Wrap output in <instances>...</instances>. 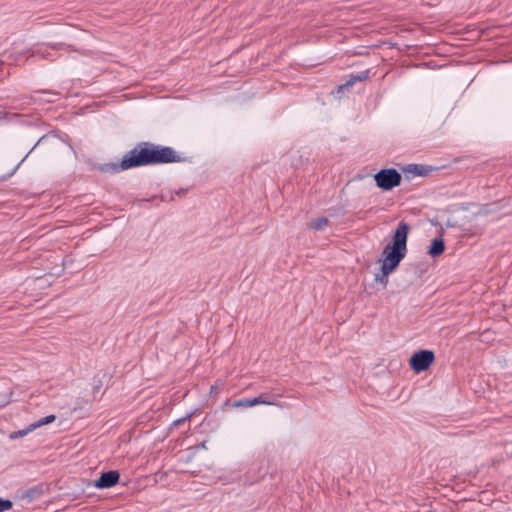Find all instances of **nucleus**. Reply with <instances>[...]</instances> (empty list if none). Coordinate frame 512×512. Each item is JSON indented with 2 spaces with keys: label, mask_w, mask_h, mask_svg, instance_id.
I'll return each instance as SVG.
<instances>
[{
  "label": "nucleus",
  "mask_w": 512,
  "mask_h": 512,
  "mask_svg": "<svg viewBox=\"0 0 512 512\" xmlns=\"http://www.w3.org/2000/svg\"><path fill=\"white\" fill-rule=\"evenodd\" d=\"M192 157L182 156L170 146L141 141L126 152L117 162L98 163L94 169L110 175L134 168L170 163L191 162Z\"/></svg>",
  "instance_id": "nucleus-1"
},
{
  "label": "nucleus",
  "mask_w": 512,
  "mask_h": 512,
  "mask_svg": "<svg viewBox=\"0 0 512 512\" xmlns=\"http://www.w3.org/2000/svg\"><path fill=\"white\" fill-rule=\"evenodd\" d=\"M410 226H397L392 241L383 250L384 260L389 262V267L400 264L407 253V238Z\"/></svg>",
  "instance_id": "nucleus-2"
},
{
  "label": "nucleus",
  "mask_w": 512,
  "mask_h": 512,
  "mask_svg": "<svg viewBox=\"0 0 512 512\" xmlns=\"http://www.w3.org/2000/svg\"><path fill=\"white\" fill-rule=\"evenodd\" d=\"M374 180L378 188L391 191L401 184L402 175L395 168H384L374 175Z\"/></svg>",
  "instance_id": "nucleus-3"
},
{
  "label": "nucleus",
  "mask_w": 512,
  "mask_h": 512,
  "mask_svg": "<svg viewBox=\"0 0 512 512\" xmlns=\"http://www.w3.org/2000/svg\"><path fill=\"white\" fill-rule=\"evenodd\" d=\"M435 359L434 352L431 350H420L415 352L410 360L409 364L413 371L421 373L426 371Z\"/></svg>",
  "instance_id": "nucleus-4"
},
{
  "label": "nucleus",
  "mask_w": 512,
  "mask_h": 512,
  "mask_svg": "<svg viewBox=\"0 0 512 512\" xmlns=\"http://www.w3.org/2000/svg\"><path fill=\"white\" fill-rule=\"evenodd\" d=\"M436 168L423 164H408L401 168V171L404 173L407 179L416 177V176H427L435 170Z\"/></svg>",
  "instance_id": "nucleus-5"
},
{
  "label": "nucleus",
  "mask_w": 512,
  "mask_h": 512,
  "mask_svg": "<svg viewBox=\"0 0 512 512\" xmlns=\"http://www.w3.org/2000/svg\"><path fill=\"white\" fill-rule=\"evenodd\" d=\"M120 474L116 470L103 472L100 477L95 481L94 486L99 489L111 488L119 481Z\"/></svg>",
  "instance_id": "nucleus-6"
},
{
  "label": "nucleus",
  "mask_w": 512,
  "mask_h": 512,
  "mask_svg": "<svg viewBox=\"0 0 512 512\" xmlns=\"http://www.w3.org/2000/svg\"><path fill=\"white\" fill-rule=\"evenodd\" d=\"M58 133H59V131H50L49 133H47V134L43 135L42 137H40L39 140L36 142V144L30 149V151L24 156V158L10 172H8L5 175L0 176V180L4 181V180H7L8 178H10L11 176H13L16 173V171L18 170V168L20 167V165L25 161V159L29 156V154L37 146H39V145L43 144L44 142H46L51 136L58 137Z\"/></svg>",
  "instance_id": "nucleus-7"
},
{
  "label": "nucleus",
  "mask_w": 512,
  "mask_h": 512,
  "mask_svg": "<svg viewBox=\"0 0 512 512\" xmlns=\"http://www.w3.org/2000/svg\"><path fill=\"white\" fill-rule=\"evenodd\" d=\"M259 404H262V405H274L275 403L273 401L268 400L266 398L265 394H261L258 397H254V398L239 399L236 402H234L233 405L235 407H245V408H248V407H253V406H256V405H259Z\"/></svg>",
  "instance_id": "nucleus-8"
},
{
  "label": "nucleus",
  "mask_w": 512,
  "mask_h": 512,
  "mask_svg": "<svg viewBox=\"0 0 512 512\" xmlns=\"http://www.w3.org/2000/svg\"><path fill=\"white\" fill-rule=\"evenodd\" d=\"M443 227L441 226L440 235L431 241L430 246L427 249V254L431 257L440 256L445 250V243L443 240Z\"/></svg>",
  "instance_id": "nucleus-9"
},
{
  "label": "nucleus",
  "mask_w": 512,
  "mask_h": 512,
  "mask_svg": "<svg viewBox=\"0 0 512 512\" xmlns=\"http://www.w3.org/2000/svg\"><path fill=\"white\" fill-rule=\"evenodd\" d=\"M34 94H39V95H43L44 97H39V98H36L35 96H30L28 99H29V102L30 101H44L46 103H53L55 101L58 100L59 98V93L56 92V91H52V90H36L34 91Z\"/></svg>",
  "instance_id": "nucleus-10"
},
{
  "label": "nucleus",
  "mask_w": 512,
  "mask_h": 512,
  "mask_svg": "<svg viewBox=\"0 0 512 512\" xmlns=\"http://www.w3.org/2000/svg\"><path fill=\"white\" fill-rule=\"evenodd\" d=\"M398 267V265H394L393 267H389V262L386 261V260H383V263H382V266H381V271H382V274L381 275H376L375 277V281L376 282H380L381 284H383L384 286L387 285L388 283V275L390 273H392L396 268Z\"/></svg>",
  "instance_id": "nucleus-11"
},
{
  "label": "nucleus",
  "mask_w": 512,
  "mask_h": 512,
  "mask_svg": "<svg viewBox=\"0 0 512 512\" xmlns=\"http://www.w3.org/2000/svg\"><path fill=\"white\" fill-rule=\"evenodd\" d=\"M369 77H370V70H364V71H361V72L356 73V74H350L349 75V79L344 83V86L345 87H349L351 89V87L356 82H364Z\"/></svg>",
  "instance_id": "nucleus-12"
},
{
  "label": "nucleus",
  "mask_w": 512,
  "mask_h": 512,
  "mask_svg": "<svg viewBox=\"0 0 512 512\" xmlns=\"http://www.w3.org/2000/svg\"><path fill=\"white\" fill-rule=\"evenodd\" d=\"M44 493L43 487L41 485H37L31 487L23 492L22 499H26L29 502L40 498Z\"/></svg>",
  "instance_id": "nucleus-13"
},
{
  "label": "nucleus",
  "mask_w": 512,
  "mask_h": 512,
  "mask_svg": "<svg viewBox=\"0 0 512 512\" xmlns=\"http://www.w3.org/2000/svg\"><path fill=\"white\" fill-rule=\"evenodd\" d=\"M55 419H56L55 415H48L46 417L39 419L38 421L31 423V428L37 429L43 425L50 424V423L54 422Z\"/></svg>",
  "instance_id": "nucleus-14"
},
{
  "label": "nucleus",
  "mask_w": 512,
  "mask_h": 512,
  "mask_svg": "<svg viewBox=\"0 0 512 512\" xmlns=\"http://www.w3.org/2000/svg\"><path fill=\"white\" fill-rule=\"evenodd\" d=\"M35 430L34 428H31V424L28 425L26 428L24 429H21V430H18V431H14L10 434V439L12 440H15V439H18L20 437H23L25 435H27L28 433H30L31 431Z\"/></svg>",
  "instance_id": "nucleus-15"
},
{
  "label": "nucleus",
  "mask_w": 512,
  "mask_h": 512,
  "mask_svg": "<svg viewBox=\"0 0 512 512\" xmlns=\"http://www.w3.org/2000/svg\"><path fill=\"white\" fill-rule=\"evenodd\" d=\"M13 503L9 499L0 498V512L8 511L12 508Z\"/></svg>",
  "instance_id": "nucleus-16"
},
{
  "label": "nucleus",
  "mask_w": 512,
  "mask_h": 512,
  "mask_svg": "<svg viewBox=\"0 0 512 512\" xmlns=\"http://www.w3.org/2000/svg\"><path fill=\"white\" fill-rule=\"evenodd\" d=\"M307 224H328V219L326 217H318V218L312 219Z\"/></svg>",
  "instance_id": "nucleus-17"
},
{
  "label": "nucleus",
  "mask_w": 512,
  "mask_h": 512,
  "mask_svg": "<svg viewBox=\"0 0 512 512\" xmlns=\"http://www.w3.org/2000/svg\"><path fill=\"white\" fill-rule=\"evenodd\" d=\"M159 198L161 199V201H166V202L173 201L174 194L173 193L161 194L159 196Z\"/></svg>",
  "instance_id": "nucleus-18"
},
{
  "label": "nucleus",
  "mask_w": 512,
  "mask_h": 512,
  "mask_svg": "<svg viewBox=\"0 0 512 512\" xmlns=\"http://www.w3.org/2000/svg\"><path fill=\"white\" fill-rule=\"evenodd\" d=\"M346 90H347V91H350V88H349V87H345V86H344V83H343V84H341V85H339V86L337 87L336 92H337V93H343V92H344V91H346Z\"/></svg>",
  "instance_id": "nucleus-19"
},
{
  "label": "nucleus",
  "mask_w": 512,
  "mask_h": 512,
  "mask_svg": "<svg viewBox=\"0 0 512 512\" xmlns=\"http://www.w3.org/2000/svg\"><path fill=\"white\" fill-rule=\"evenodd\" d=\"M187 192V189H179L178 191L175 192L176 195H179V196H184L185 193Z\"/></svg>",
  "instance_id": "nucleus-20"
},
{
  "label": "nucleus",
  "mask_w": 512,
  "mask_h": 512,
  "mask_svg": "<svg viewBox=\"0 0 512 512\" xmlns=\"http://www.w3.org/2000/svg\"><path fill=\"white\" fill-rule=\"evenodd\" d=\"M64 46H65V44H64V43H58V44L52 45L51 47H52L53 49H60V48H62V47H64Z\"/></svg>",
  "instance_id": "nucleus-21"
},
{
  "label": "nucleus",
  "mask_w": 512,
  "mask_h": 512,
  "mask_svg": "<svg viewBox=\"0 0 512 512\" xmlns=\"http://www.w3.org/2000/svg\"><path fill=\"white\" fill-rule=\"evenodd\" d=\"M6 117V112L0 109V121Z\"/></svg>",
  "instance_id": "nucleus-22"
},
{
  "label": "nucleus",
  "mask_w": 512,
  "mask_h": 512,
  "mask_svg": "<svg viewBox=\"0 0 512 512\" xmlns=\"http://www.w3.org/2000/svg\"><path fill=\"white\" fill-rule=\"evenodd\" d=\"M312 227L315 228L316 230H321L324 226L317 225V226H312Z\"/></svg>",
  "instance_id": "nucleus-23"
},
{
  "label": "nucleus",
  "mask_w": 512,
  "mask_h": 512,
  "mask_svg": "<svg viewBox=\"0 0 512 512\" xmlns=\"http://www.w3.org/2000/svg\"><path fill=\"white\" fill-rule=\"evenodd\" d=\"M182 421H184V419H178V421H176V423H180Z\"/></svg>",
  "instance_id": "nucleus-24"
},
{
  "label": "nucleus",
  "mask_w": 512,
  "mask_h": 512,
  "mask_svg": "<svg viewBox=\"0 0 512 512\" xmlns=\"http://www.w3.org/2000/svg\"><path fill=\"white\" fill-rule=\"evenodd\" d=\"M398 224L403 225L405 224L404 221H400Z\"/></svg>",
  "instance_id": "nucleus-25"
}]
</instances>
